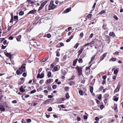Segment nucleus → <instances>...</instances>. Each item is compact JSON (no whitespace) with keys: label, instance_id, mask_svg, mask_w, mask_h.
Returning a JSON list of instances; mask_svg holds the SVG:
<instances>
[{"label":"nucleus","instance_id":"nucleus-1","mask_svg":"<svg viewBox=\"0 0 123 123\" xmlns=\"http://www.w3.org/2000/svg\"><path fill=\"white\" fill-rule=\"evenodd\" d=\"M54 1L51 0L49 6L48 10H53L55 8L56 6L53 4Z\"/></svg>","mask_w":123,"mask_h":123},{"label":"nucleus","instance_id":"nucleus-2","mask_svg":"<svg viewBox=\"0 0 123 123\" xmlns=\"http://www.w3.org/2000/svg\"><path fill=\"white\" fill-rule=\"evenodd\" d=\"M25 65L26 64H23L21 65V67L19 68V70H21L22 73L25 72L26 71Z\"/></svg>","mask_w":123,"mask_h":123},{"label":"nucleus","instance_id":"nucleus-3","mask_svg":"<svg viewBox=\"0 0 123 123\" xmlns=\"http://www.w3.org/2000/svg\"><path fill=\"white\" fill-rule=\"evenodd\" d=\"M47 1H45L43 2L41 4L39 8L38 11H39L40 10L44 7L45 5L47 3Z\"/></svg>","mask_w":123,"mask_h":123},{"label":"nucleus","instance_id":"nucleus-4","mask_svg":"<svg viewBox=\"0 0 123 123\" xmlns=\"http://www.w3.org/2000/svg\"><path fill=\"white\" fill-rule=\"evenodd\" d=\"M107 53L106 52L103 54L100 57L99 62H101L104 59L105 57L107 55Z\"/></svg>","mask_w":123,"mask_h":123},{"label":"nucleus","instance_id":"nucleus-5","mask_svg":"<svg viewBox=\"0 0 123 123\" xmlns=\"http://www.w3.org/2000/svg\"><path fill=\"white\" fill-rule=\"evenodd\" d=\"M44 77V74L43 73H42L40 75V73H38L37 76V78H39L40 79Z\"/></svg>","mask_w":123,"mask_h":123},{"label":"nucleus","instance_id":"nucleus-6","mask_svg":"<svg viewBox=\"0 0 123 123\" xmlns=\"http://www.w3.org/2000/svg\"><path fill=\"white\" fill-rule=\"evenodd\" d=\"M32 41H31V42H30L31 43V45H33L35 46H36V45L37 46H39L40 45H38L35 42H34V41H35V39H32Z\"/></svg>","mask_w":123,"mask_h":123},{"label":"nucleus","instance_id":"nucleus-7","mask_svg":"<svg viewBox=\"0 0 123 123\" xmlns=\"http://www.w3.org/2000/svg\"><path fill=\"white\" fill-rule=\"evenodd\" d=\"M4 53L6 56L8 57L10 59V60H11V54L8 53H6L5 52H4Z\"/></svg>","mask_w":123,"mask_h":123},{"label":"nucleus","instance_id":"nucleus-8","mask_svg":"<svg viewBox=\"0 0 123 123\" xmlns=\"http://www.w3.org/2000/svg\"><path fill=\"white\" fill-rule=\"evenodd\" d=\"M84 50V48L83 47H82L78 51V57H79V56H80V54L82 52V51Z\"/></svg>","mask_w":123,"mask_h":123},{"label":"nucleus","instance_id":"nucleus-9","mask_svg":"<svg viewBox=\"0 0 123 123\" xmlns=\"http://www.w3.org/2000/svg\"><path fill=\"white\" fill-rule=\"evenodd\" d=\"M92 65V64H91L89 66V67H86V73L87 74H89V72H90V70H89L90 69V68L91 66Z\"/></svg>","mask_w":123,"mask_h":123},{"label":"nucleus","instance_id":"nucleus-10","mask_svg":"<svg viewBox=\"0 0 123 123\" xmlns=\"http://www.w3.org/2000/svg\"><path fill=\"white\" fill-rule=\"evenodd\" d=\"M82 68H79V69H78V75L79 76H80L82 74Z\"/></svg>","mask_w":123,"mask_h":123},{"label":"nucleus","instance_id":"nucleus-11","mask_svg":"<svg viewBox=\"0 0 123 123\" xmlns=\"http://www.w3.org/2000/svg\"><path fill=\"white\" fill-rule=\"evenodd\" d=\"M36 11L35 10H32L30 12H29L27 13V14H34L36 13Z\"/></svg>","mask_w":123,"mask_h":123},{"label":"nucleus","instance_id":"nucleus-12","mask_svg":"<svg viewBox=\"0 0 123 123\" xmlns=\"http://www.w3.org/2000/svg\"><path fill=\"white\" fill-rule=\"evenodd\" d=\"M120 85L118 84L116 89L114 91V93H115L117 92H118L119 91V89H120Z\"/></svg>","mask_w":123,"mask_h":123},{"label":"nucleus","instance_id":"nucleus-13","mask_svg":"<svg viewBox=\"0 0 123 123\" xmlns=\"http://www.w3.org/2000/svg\"><path fill=\"white\" fill-rule=\"evenodd\" d=\"M25 86H21L19 88V90L20 91L22 92H25V90L24 89V88H25Z\"/></svg>","mask_w":123,"mask_h":123},{"label":"nucleus","instance_id":"nucleus-14","mask_svg":"<svg viewBox=\"0 0 123 123\" xmlns=\"http://www.w3.org/2000/svg\"><path fill=\"white\" fill-rule=\"evenodd\" d=\"M5 110V108L2 105H0V111H4Z\"/></svg>","mask_w":123,"mask_h":123},{"label":"nucleus","instance_id":"nucleus-15","mask_svg":"<svg viewBox=\"0 0 123 123\" xmlns=\"http://www.w3.org/2000/svg\"><path fill=\"white\" fill-rule=\"evenodd\" d=\"M21 38V35H20L18 36L16 38V39L17 41L18 42H21V41L20 40Z\"/></svg>","mask_w":123,"mask_h":123},{"label":"nucleus","instance_id":"nucleus-16","mask_svg":"<svg viewBox=\"0 0 123 123\" xmlns=\"http://www.w3.org/2000/svg\"><path fill=\"white\" fill-rule=\"evenodd\" d=\"M49 55L47 56L45 58L42 59L41 61V62H44L46 61L48 59Z\"/></svg>","mask_w":123,"mask_h":123},{"label":"nucleus","instance_id":"nucleus-17","mask_svg":"<svg viewBox=\"0 0 123 123\" xmlns=\"http://www.w3.org/2000/svg\"><path fill=\"white\" fill-rule=\"evenodd\" d=\"M22 73V71H21V70H19V69L18 70H17L16 71V73L18 75L21 74Z\"/></svg>","mask_w":123,"mask_h":123},{"label":"nucleus","instance_id":"nucleus-18","mask_svg":"<svg viewBox=\"0 0 123 123\" xmlns=\"http://www.w3.org/2000/svg\"><path fill=\"white\" fill-rule=\"evenodd\" d=\"M14 19H16V20H14V21H16V22L15 23V24L18 21V16H14Z\"/></svg>","mask_w":123,"mask_h":123},{"label":"nucleus","instance_id":"nucleus-19","mask_svg":"<svg viewBox=\"0 0 123 123\" xmlns=\"http://www.w3.org/2000/svg\"><path fill=\"white\" fill-rule=\"evenodd\" d=\"M106 26L107 24H104L102 26V28L104 29V30H107V28Z\"/></svg>","mask_w":123,"mask_h":123},{"label":"nucleus","instance_id":"nucleus-20","mask_svg":"<svg viewBox=\"0 0 123 123\" xmlns=\"http://www.w3.org/2000/svg\"><path fill=\"white\" fill-rule=\"evenodd\" d=\"M86 52L84 50L82 53V55H81V57L82 58H83L86 55Z\"/></svg>","mask_w":123,"mask_h":123},{"label":"nucleus","instance_id":"nucleus-21","mask_svg":"<svg viewBox=\"0 0 123 123\" xmlns=\"http://www.w3.org/2000/svg\"><path fill=\"white\" fill-rule=\"evenodd\" d=\"M109 35L110 36H112L113 37L115 36V34L113 32H110L109 33Z\"/></svg>","mask_w":123,"mask_h":123},{"label":"nucleus","instance_id":"nucleus-22","mask_svg":"<svg viewBox=\"0 0 123 123\" xmlns=\"http://www.w3.org/2000/svg\"><path fill=\"white\" fill-rule=\"evenodd\" d=\"M78 60L77 58H76L73 61V66H75L76 65V63L77 62V61Z\"/></svg>","mask_w":123,"mask_h":123},{"label":"nucleus","instance_id":"nucleus-23","mask_svg":"<svg viewBox=\"0 0 123 123\" xmlns=\"http://www.w3.org/2000/svg\"><path fill=\"white\" fill-rule=\"evenodd\" d=\"M67 56L66 55H65L63 57V58L62 59V61H65L67 59Z\"/></svg>","mask_w":123,"mask_h":123},{"label":"nucleus","instance_id":"nucleus-24","mask_svg":"<svg viewBox=\"0 0 123 123\" xmlns=\"http://www.w3.org/2000/svg\"><path fill=\"white\" fill-rule=\"evenodd\" d=\"M46 36L47 37H48V38H49L51 37V35L50 34H49V33H48V34H47L46 35H44L43 36V37H45Z\"/></svg>","mask_w":123,"mask_h":123},{"label":"nucleus","instance_id":"nucleus-25","mask_svg":"<svg viewBox=\"0 0 123 123\" xmlns=\"http://www.w3.org/2000/svg\"><path fill=\"white\" fill-rule=\"evenodd\" d=\"M79 92L80 94L81 95H83V91L81 90H79ZM84 93V92H83Z\"/></svg>","mask_w":123,"mask_h":123},{"label":"nucleus","instance_id":"nucleus-26","mask_svg":"<svg viewBox=\"0 0 123 123\" xmlns=\"http://www.w3.org/2000/svg\"><path fill=\"white\" fill-rule=\"evenodd\" d=\"M92 43V42H91L90 43H87L86 44H85V45H84L82 47H83V48H84L86 46H87L89 45V44H91Z\"/></svg>","mask_w":123,"mask_h":123},{"label":"nucleus","instance_id":"nucleus-27","mask_svg":"<svg viewBox=\"0 0 123 123\" xmlns=\"http://www.w3.org/2000/svg\"><path fill=\"white\" fill-rule=\"evenodd\" d=\"M24 12L23 11H21L19 12V15L22 16L24 14Z\"/></svg>","mask_w":123,"mask_h":123},{"label":"nucleus","instance_id":"nucleus-28","mask_svg":"<svg viewBox=\"0 0 123 123\" xmlns=\"http://www.w3.org/2000/svg\"><path fill=\"white\" fill-rule=\"evenodd\" d=\"M51 75V73L50 72H48V74H47V76L49 78L50 77Z\"/></svg>","mask_w":123,"mask_h":123},{"label":"nucleus","instance_id":"nucleus-29","mask_svg":"<svg viewBox=\"0 0 123 123\" xmlns=\"http://www.w3.org/2000/svg\"><path fill=\"white\" fill-rule=\"evenodd\" d=\"M116 58H112L111 59H110L109 61H116Z\"/></svg>","mask_w":123,"mask_h":123},{"label":"nucleus","instance_id":"nucleus-30","mask_svg":"<svg viewBox=\"0 0 123 123\" xmlns=\"http://www.w3.org/2000/svg\"><path fill=\"white\" fill-rule=\"evenodd\" d=\"M13 17L12 15H11V18L10 21V23H11L13 22Z\"/></svg>","mask_w":123,"mask_h":123},{"label":"nucleus","instance_id":"nucleus-31","mask_svg":"<svg viewBox=\"0 0 123 123\" xmlns=\"http://www.w3.org/2000/svg\"><path fill=\"white\" fill-rule=\"evenodd\" d=\"M78 62H79L80 63H81L83 62L82 59V58H80L78 60Z\"/></svg>","mask_w":123,"mask_h":123},{"label":"nucleus","instance_id":"nucleus-32","mask_svg":"<svg viewBox=\"0 0 123 123\" xmlns=\"http://www.w3.org/2000/svg\"><path fill=\"white\" fill-rule=\"evenodd\" d=\"M66 98L67 99H68L69 98L70 96L69 95L68 93V92L67 93H66Z\"/></svg>","mask_w":123,"mask_h":123},{"label":"nucleus","instance_id":"nucleus-33","mask_svg":"<svg viewBox=\"0 0 123 123\" xmlns=\"http://www.w3.org/2000/svg\"><path fill=\"white\" fill-rule=\"evenodd\" d=\"M105 12V11L104 10H102L99 13V14L100 15H101L104 13Z\"/></svg>","mask_w":123,"mask_h":123},{"label":"nucleus","instance_id":"nucleus-34","mask_svg":"<svg viewBox=\"0 0 123 123\" xmlns=\"http://www.w3.org/2000/svg\"><path fill=\"white\" fill-rule=\"evenodd\" d=\"M79 44L78 43H76V45L74 46V48L76 49L77 48L78 46H79Z\"/></svg>","mask_w":123,"mask_h":123},{"label":"nucleus","instance_id":"nucleus-35","mask_svg":"<svg viewBox=\"0 0 123 123\" xmlns=\"http://www.w3.org/2000/svg\"><path fill=\"white\" fill-rule=\"evenodd\" d=\"M47 110L48 111H52V108L51 107H49Z\"/></svg>","mask_w":123,"mask_h":123},{"label":"nucleus","instance_id":"nucleus-36","mask_svg":"<svg viewBox=\"0 0 123 123\" xmlns=\"http://www.w3.org/2000/svg\"><path fill=\"white\" fill-rule=\"evenodd\" d=\"M71 8H68L66 9L65 11H66V13L70 11Z\"/></svg>","mask_w":123,"mask_h":123},{"label":"nucleus","instance_id":"nucleus-37","mask_svg":"<svg viewBox=\"0 0 123 123\" xmlns=\"http://www.w3.org/2000/svg\"><path fill=\"white\" fill-rule=\"evenodd\" d=\"M74 81H71L70 82L69 85L70 86H71L72 85L74 84Z\"/></svg>","mask_w":123,"mask_h":123},{"label":"nucleus","instance_id":"nucleus-38","mask_svg":"<svg viewBox=\"0 0 123 123\" xmlns=\"http://www.w3.org/2000/svg\"><path fill=\"white\" fill-rule=\"evenodd\" d=\"M96 2H95L94 3L92 7V8L93 9L92 10H94V9L95 7V6L96 5Z\"/></svg>","mask_w":123,"mask_h":123},{"label":"nucleus","instance_id":"nucleus-39","mask_svg":"<svg viewBox=\"0 0 123 123\" xmlns=\"http://www.w3.org/2000/svg\"><path fill=\"white\" fill-rule=\"evenodd\" d=\"M113 100L115 101H117L118 100V97H115L114 98Z\"/></svg>","mask_w":123,"mask_h":123},{"label":"nucleus","instance_id":"nucleus-40","mask_svg":"<svg viewBox=\"0 0 123 123\" xmlns=\"http://www.w3.org/2000/svg\"><path fill=\"white\" fill-rule=\"evenodd\" d=\"M36 92V90L35 89H34L32 91H31L30 92V93L31 94H32L35 92Z\"/></svg>","mask_w":123,"mask_h":123},{"label":"nucleus","instance_id":"nucleus-41","mask_svg":"<svg viewBox=\"0 0 123 123\" xmlns=\"http://www.w3.org/2000/svg\"><path fill=\"white\" fill-rule=\"evenodd\" d=\"M59 60V58L57 57H56L55 59V62L57 63L58 62Z\"/></svg>","mask_w":123,"mask_h":123},{"label":"nucleus","instance_id":"nucleus-42","mask_svg":"<svg viewBox=\"0 0 123 123\" xmlns=\"http://www.w3.org/2000/svg\"><path fill=\"white\" fill-rule=\"evenodd\" d=\"M27 75L26 73L25 72H24V73L22 74V75L24 77H26Z\"/></svg>","mask_w":123,"mask_h":123},{"label":"nucleus","instance_id":"nucleus-43","mask_svg":"<svg viewBox=\"0 0 123 123\" xmlns=\"http://www.w3.org/2000/svg\"><path fill=\"white\" fill-rule=\"evenodd\" d=\"M20 80H21V84H23L24 83V78H20Z\"/></svg>","mask_w":123,"mask_h":123},{"label":"nucleus","instance_id":"nucleus-44","mask_svg":"<svg viewBox=\"0 0 123 123\" xmlns=\"http://www.w3.org/2000/svg\"><path fill=\"white\" fill-rule=\"evenodd\" d=\"M95 55H93L91 57V61H93L94 60L95 58Z\"/></svg>","mask_w":123,"mask_h":123},{"label":"nucleus","instance_id":"nucleus-45","mask_svg":"<svg viewBox=\"0 0 123 123\" xmlns=\"http://www.w3.org/2000/svg\"><path fill=\"white\" fill-rule=\"evenodd\" d=\"M12 102L13 104H16L17 103V102L16 100H15L12 101Z\"/></svg>","mask_w":123,"mask_h":123},{"label":"nucleus","instance_id":"nucleus-46","mask_svg":"<svg viewBox=\"0 0 123 123\" xmlns=\"http://www.w3.org/2000/svg\"><path fill=\"white\" fill-rule=\"evenodd\" d=\"M93 87H91L90 88V92L91 93H92L93 92Z\"/></svg>","mask_w":123,"mask_h":123},{"label":"nucleus","instance_id":"nucleus-47","mask_svg":"<svg viewBox=\"0 0 123 123\" xmlns=\"http://www.w3.org/2000/svg\"><path fill=\"white\" fill-rule=\"evenodd\" d=\"M44 80H41L39 81V83L40 84H42Z\"/></svg>","mask_w":123,"mask_h":123},{"label":"nucleus","instance_id":"nucleus-48","mask_svg":"<svg viewBox=\"0 0 123 123\" xmlns=\"http://www.w3.org/2000/svg\"><path fill=\"white\" fill-rule=\"evenodd\" d=\"M118 72V71L117 69H116L114 71V73L115 74H117Z\"/></svg>","mask_w":123,"mask_h":123},{"label":"nucleus","instance_id":"nucleus-49","mask_svg":"<svg viewBox=\"0 0 123 123\" xmlns=\"http://www.w3.org/2000/svg\"><path fill=\"white\" fill-rule=\"evenodd\" d=\"M113 18L116 20H117L118 19V18H117V16L116 15H114V16Z\"/></svg>","mask_w":123,"mask_h":123},{"label":"nucleus","instance_id":"nucleus-50","mask_svg":"<svg viewBox=\"0 0 123 123\" xmlns=\"http://www.w3.org/2000/svg\"><path fill=\"white\" fill-rule=\"evenodd\" d=\"M105 98H107L109 97V95L108 94H105Z\"/></svg>","mask_w":123,"mask_h":123},{"label":"nucleus","instance_id":"nucleus-51","mask_svg":"<svg viewBox=\"0 0 123 123\" xmlns=\"http://www.w3.org/2000/svg\"><path fill=\"white\" fill-rule=\"evenodd\" d=\"M114 110L116 112H117L118 111V110H117V106H115L114 108Z\"/></svg>","mask_w":123,"mask_h":123},{"label":"nucleus","instance_id":"nucleus-52","mask_svg":"<svg viewBox=\"0 0 123 123\" xmlns=\"http://www.w3.org/2000/svg\"><path fill=\"white\" fill-rule=\"evenodd\" d=\"M50 79H48L46 80V83L47 84L48 83L50 82Z\"/></svg>","mask_w":123,"mask_h":123},{"label":"nucleus","instance_id":"nucleus-53","mask_svg":"<svg viewBox=\"0 0 123 123\" xmlns=\"http://www.w3.org/2000/svg\"><path fill=\"white\" fill-rule=\"evenodd\" d=\"M31 120L30 119H27L26 120L27 122V123H30L31 121Z\"/></svg>","mask_w":123,"mask_h":123},{"label":"nucleus","instance_id":"nucleus-54","mask_svg":"<svg viewBox=\"0 0 123 123\" xmlns=\"http://www.w3.org/2000/svg\"><path fill=\"white\" fill-rule=\"evenodd\" d=\"M47 87V89L49 90H50L51 89V88L49 86H48Z\"/></svg>","mask_w":123,"mask_h":123},{"label":"nucleus","instance_id":"nucleus-55","mask_svg":"<svg viewBox=\"0 0 123 123\" xmlns=\"http://www.w3.org/2000/svg\"><path fill=\"white\" fill-rule=\"evenodd\" d=\"M60 46L59 47H60L61 46H64V44L63 43H60Z\"/></svg>","mask_w":123,"mask_h":123},{"label":"nucleus","instance_id":"nucleus-56","mask_svg":"<svg viewBox=\"0 0 123 123\" xmlns=\"http://www.w3.org/2000/svg\"><path fill=\"white\" fill-rule=\"evenodd\" d=\"M69 89V87L67 86H66L65 87L64 89L65 90L67 91Z\"/></svg>","mask_w":123,"mask_h":123},{"label":"nucleus","instance_id":"nucleus-57","mask_svg":"<svg viewBox=\"0 0 123 123\" xmlns=\"http://www.w3.org/2000/svg\"><path fill=\"white\" fill-rule=\"evenodd\" d=\"M102 98V96L101 94L98 97V99L99 100H100Z\"/></svg>","mask_w":123,"mask_h":123},{"label":"nucleus","instance_id":"nucleus-58","mask_svg":"<svg viewBox=\"0 0 123 123\" xmlns=\"http://www.w3.org/2000/svg\"><path fill=\"white\" fill-rule=\"evenodd\" d=\"M100 108L101 109H102L104 108V105H101L100 106Z\"/></svg>","mask_w":123,"mask_h":123},{"label":"nucleus","instance_id":"nucleus-59","mask_svg":"<svg viewBox=\"0 0 123 123\" xmlns=\"http://www.w3.org/2000/svg\"><path fill=\"white\" fill-rule=\"evenodd\" d=\"M13 37L12 36H10L9 37V39L10 40H12L13 39Z\"/></svg>","mask_w":123,"mask_h":123},{"label":"nucleus","instance_id":"nucleus-60","mask_svg":"<svg viewBox=\"0 0 123 123\" xmlns=\"http://www.w3.org/2000/svg\"><path fill=\"white\" fill-rule=\"evenodd\" d=\"M46 19L44 18H43V17H41V21H43L44 20H45Z\"/></svg>","mask_w":123,"mask_h":123},{"label":"nucleus","instance_id":"nucleus-61","mask_svg":"<svg viewBox=\"0 0 123 123\" xmlns=\"http://www.w3.org/2000/svg\"><path fill=\"white\" fill-rule=\"evenodd\" d=\"M56 56H60V54L59 52H56Z\"/></svg>","mask_w":123,"mask_h":123},{"label":"nucleus","instance_id":"nucleus-62","mask_svg":"<svg viewBox=\"0 0 123 123\" xmlns=\"http://www.w3.org/2000/svg\"><path fill=\"white\" fill-rule=\"evenodd\" d=\"M57 87L56 86L54 85L52 86V87L54 89H55Z\"/></svg>","mask_w":123,"mask_h":123},{"label":"nucleus","instance_id":"nucleus-63","mask_svg":"<svg viewBox=\"0 0 123 123\" xmlns=\"http://www.w3.org/2000/svg\"><path fill=\"white\" fill-rule=\"evenodd\" d=\"M95 120L97 121H99V118L98 117H96L95 118Z\"/></svg>","mask_w":123,"mask_h":123},{"label":"nucleus","instance_id":"nucleus-64","mask_svg":"<svg viewBox=\"0 0 123 123\" xmlns=\"http://www.w3.org/2000/svg\"><path fill=\"white\" fill-rule=\"evenodd\" d=\"M108 99L107 98H105L104 100V102L105 103H106L107 102Z\"/></svg>","mask_w":123,"mask_h":123}]
</instances>
